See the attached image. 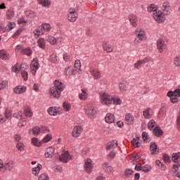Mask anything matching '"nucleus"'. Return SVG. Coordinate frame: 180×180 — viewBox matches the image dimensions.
Here are the masks:
<instances>
[{
    "label": "nucleus",
    "instance_id": "obj_1",
    "mask_svg": "<svg viewBox=\"0 0 180 180\" xmlns=\"http://www.w3.org/2000/svg\"><path fill=\"white\" fill-rule=\"evenodd\" d=\"M134 34L137 37V38L134 41V44H136V46H137V44H140V43L147 39L146 31L141 28H136L134 31Z\"/></svg>",
    "mask_w": 180,
    "mask_h": 180
},
{
    "label": "nucleus",
    "instance_id": "obj_2",
    "mask_svg": "<svg viewBox=\"0 0 180 180\" xmlns=\"http://www.w3.org/2000/svg\"><path fill=\"white\" fill-rule=\"evenodd\" d=\"M100 102L102 105L107 106L112 105V96L106 91H101L100 93Z\"/></svg>",
    "mask_w": 180,
    "mask_h": 180
},
{
    "label": "nucleus",
    "instance_id": "obj_3",
    "mask_svg": "<svg viewBox=\"0 0 180 180\" xmlns=\"http://www.w3.org/2000/svg\"><path fill=\"white\" fill-rule=\"evenodd\" d=\"M152 17L157 23H164L165 22V15L160 10L153 13Z\"/></svg>",
    "mask_w": 180,
    "mask_h": 180
},
{
    "label": "nucleus",
    "instance_id": "obj_4",
    "mask_svg": "<svg viewBox=\"0 0 180 180\" xmlns=\"http://www.w3.org/2000/svg\"><path fill=\"white\" fill-rule=\"evenodd\" d=\"M39 68H40V63H39V59L34 58L30 65V70L31 74H32V75H36V72H37V70H39Z\"/></svg>",
    "mask_w": 180,
    "mask_h": 180
},
{
    "label": "nucleus",
    "instance_id": "obj_5",
    "mask_svg": "<svg viewBox=\"0 0 180 180\" xmlns=\"http://www.w3.org/2000/svg\"><path fill=\"white\" fill-rule=\"evenodd\" d=\"M78 19V12L75 8H70L68 13V20L69 22H77Z\"/></svg>",
    "mask_w": 180,
    "mask_h": 180
},
{
    "label": "nucleus",
    "instance_id": "obj_6",
    "mask_svg": "<svg viewBox=\"0 0 180 180\" xmlns=\"http://www.w3.org/2000/svg\"><path fill=\"white\" fill-rule=\"evenodd\" d=\"M157 49L159 53H164L167 50V41L162 38L157 40Z\"/></svg>",
    "mask_w": 180,
    "mask_h": 180
},
{
    "label": "nucleus",
    "instance_id": "obj_7",
    "mask_svg": "<svg viewBox=\"0 0 180 180\" xmlns=\"http://www.w3.org/2000/svg\"><path fill=\"white\" fill-rule=\"evenodd\" d=\"M84 171L87 174H91L92 172V169H94V162L91 159L85 160L84 165Z\"/></svg>",
    "mask_w": 180,
    "mask_h": 180
},
{
    "label": "nucleus",
    "instance_id": "obj_8",
    "mask_svg": "<svg viewBox=\"0 0 180 180\" xmlns=\"http://www.w3.org/2000/svg\"><path fill=\"white\" fill-rule=\"evenodd\" d=\"M85 113L88 115L90 119H92V117H94V116L96 115V108L95 106H88L85 109Z\"/></svg>",
    "mask_w": 180,
    "mask_h": 180
},
{
    "label": "nucleus",
    "instance_id": "obj_9",
    "mask_svg": "<svg viewBox=\"0 0 180 180\" xmlns=\"http://www.w3.org/2000/svg\"><path fill=\"white\" fill-rule=\"evenodd\" d=\"M72 157L70 155L68 151L63 152L59 158V160L61 162L67 163L71 161Z\"/></svg>",
    "mask_w": 180,
    "mask_h": 180
},
{
    "label": "nucleus",
    "instance_id": "obj_10",
    "mask_svg": "<svg viewBox=\"0 0 180 180\" xmlns=\"http://www.w3.org/2000/svg\"><path fill=\"white\" fill-rule=\"evenodd\" d=\"M84 129L82 127L78 125L75 126L73 129V131L72 132V135L73 137H79L81 136V133H82Z\"/></svg>",
    "mask_w": 180,
    "mask_h": 180
},
{
    "label": "nucleus",
    "instance_id": "obj_11",
    "mask_svg": "<svg viewBox=\"0 0 180 180\" xmlns=\"http://www.w3.org/2000/svg\"><path fill=\"white\" fill-rule=\"evenodd\" d=\"M162 10L163 15H168L171 13V6H169V3L168 1L163 3Z\"/></svg>",
    "mask_w": 180,
    "mask_h": 180
},
{
    "label": "nucleus",
    "instance_id": "obj_12",
    "mask_svg": "<svg viewBox=\"0 0 180 180\" xmlns=\"http://www.w3.org/2000/svg\"><path fill=\"white\" fill-rule=\"evenodd\" d=\"M150 151L151 155H157V154H158L160 149H158V146H157V143H155V142H151L150 143Z\"/></svg>",
    "mask_w": 180,
    "mask_h": 180
},
{
    "label": "nucleus",
    "instance_id": "obj_13",
    "mask_svg": "<svg viewBox=\"0 0 180 180\" xmlns=\"http://www.w3.org/2000/svg\"><path fill=\"white\" fill-rule=\"evenodd\" d=\"M53 84H54L53 88H56V89L58 90L60 94L64 91V88H65V85H64L63 82L58 80H55Z\"/></svg>",
    "mask_w": 180,
    "mask_h": 180
},
{
    "label": "nucleus",
    "instance_id": "obj_14",
    "mask_svg": "<svg viewBox=\"0 0 180 180\" xmlns=\"http://www.w3.org/2000/svg\"><path fill=\"white\" fill-rule=\"evenodd\" d=\"M129 20L133 27H137V22H139V19L136 15L130 14L129 15Z\"/></svg>",
    "mask_w": 180,
    "mask_h": 180
},
{
    "label": "nucleus",
    "instance_id": "obj_15",
    "mask_svg": "<svg viewBox=\"0 0 180 180\" xmlns=\"http://www.w3.org/2000/svg\"><path fill=\"white\" fill-rule=\"evenodd\" d=\"M80 101H86L88 99V89H82L79 94Z\"/></svg>",
    "mask_w": 180,
    "mask_h": 180
},
{
    "label": "nucleus",
    "instance_id": "obj_16",
    "mask_svg": "<svg viewBox=\"0 0 180 180\" xmlns=\"http://www.w3.org/2000/svg\"><path fill=\"white\" fill-rule=\"evenodd\" d=\"M49 95L51 98H59L61 96V93L56 90L55 87H51L49 90Z\"/></svg>",
    "mask_w": 180,
    "mask_h": 180
},
{
    "label": "nucleus",
    "instance_id": "obj_17",
    "mask_svg": "<svg viewBox=\"0 0 180 180\" xmlns=\"http://www.w3.org/2000/svg\"><path fill=\"white\" fill-rule=\"evenodd\" d=\"M102 168L103 171L107 174H110L111 172H113V167H112V165H110V164L108 162L103 163Z\"/></svg>",
    "mask_w": 180,
    "mask_h": 180
},
{
    "label": "nucleus",
    "instance_id": "obj_18",
    "mask_svg": "<svg viewBox=\"0 0 180 180\" xmlns=\"http://www.w3.org/2000/svg\"><path fill=\"white\" fill-rule=\"evenodd\" d=\"M3 168H4L6 171H12L13 168H15V163L11 160L7 161L3 165Z\"/></svg>",
    "mask_w": 180,
    "mask_h": 180
},
{
    "label": "nucleus",
    "instance_id": "obj_19",
    "mask_svg": "<svg viewBox=\"0 0 180 180\" xmlns=\"http://www.w3.org/2000/svg\"><path fill=\"white\" fill-rule=\"evenodd\" d=\"M144 119H151L153 117V109L148 108L143 111Z\"/></svg>",
    "mask_w": 180,
    "mask_h": 180
},
{
    "label": "nucleus",
    "instance_id": "obj_20",
    "mask_svg": "<svg viewBox=\"0 0 180 180\" xmlns=\"http://www.w3.org/2000/svg\"><path fill=\"white\" fill-rule=\"evenodd\" d=\"M90 73L94 79L101 78V72L98 69L90 68Z\"/></svg>",
    "mask_w": 180,
    "mask_h": 180
},
{
    "label": "nucleus",
    "instance_id": "obj_21",
    "mask_svg": "<svg viewBox=\"0 0 180 180\" xmlns=\"http://www.w3.org/2000/svg\"><path fill=\"white\" fill-rule=\"evenodd\" d=\"M54 148L53 146H50L46 148L45 152L46 158H53V155H54Z\"/></svg>",
    "mask_w": 180,
    "mask_h": 180
},
{
    "label": "nucleus",
    "instance_id": "obj_22",
    "mask_svg": "<svg viewBox=\"0 0 180 180\" xmlns=\"http://www.w3.org/2000/svg\"><path fill=\"white\" fill-rule=\"evenodd\" d=\"M125 122L127 124H133L134 123V116L130 113L125 115Z\"/></svg>",
    "mask_w": 180,
    "mask_h": 180
},
{
    "label": "nucleus",
    "instance_id": "obj_23",
    "mask_svg": "<svg viewBox=\"0 0 180 180\" xmlns=\"http://www.w3.org/2000/svg\"><path fill=\"white\" fill-rule=\"evenodd\" d=\"M158 6L155 4H150L148 7V12L153 15V13H155V12H158Z\"/></svg>",
    "mask_w": 180,
    "mask_h": 180
},
{
    "label": "nucleus",
    "instance_id": "obj_24",
    "mask_svg": "<svg viewBox=\"0 0 180 180\" xmlns=\"http://www.w3.org/2000/svg\"><path fill=\"white\" fill-rule=\"evenodd\" d=\"M37 3L44 8H50L51 6V1L50 0H37Z\"/></svg>",
    "mask_w": 180,
    "mask_h": 180
},
{
    "label": "nucleus",
    "instance_id": "obj_25",
    "mask_svg": "<svg viewBox=\"0 0 180 180\" xmlns=\"http://www.w3.org/2000/svg\"><path fill=\"white\" fill-rule=\"evenodd\" d=\"M106 123H115V115L110 112L107 113L105 117Z\"/></svg>",
    "mask_w": 180,
    "mask_h": 180
},
{
    "label": "nucleus",
    "instance_id": "obj_26",
    "mask_svg": "<svg viewBox=\"0 0 180 180\" xmlns=\"http://www.w3.org/2000/svg\"><path fill=\"white\" fill-rule=\"evenodd\" d=\"M48 113L51 116H57L58 115V107H50L48 109Z\"/></svg>",
    "mask_w": 180,
    "mask_h": 180
},
{
    "label": "nucleus",
    "instance_id": "obj_27",
    "mask_svg": "<svg viewBox=\"0 0 180 180\" xmlns=\"http://www.w3.org/2000/svg\"><path fill=\"white\" fill-rule=\"evenodd\" d=\"M26 86H17L15 89H14V92L15 94H25V92H26Z\"/></svg>",
    "mask_w": 180,
    "mask_h": 180
},
{
    "label": "nucleus",
    "instance_id": "obj_28",
    "mask_svg": "<svg viewBox=\"0 0 180 180\" xmlns=\"http://www.w3.org/2000/svg\"><path fill=\"white\" fill-rule=\"evenodd\" d=\"M153 134L156 137H161L162 134H164V132L162 131V129L160 128V127H155L153 129Z\"/></svg>",
    "mask_w": 180,
    "mask_h": 180
},
{
    "label": "nucleus",
    "instance_id": "obj_29",
    "mask_svg": "<svg viewBox=\"0 0 180 180\" xmlns=\"http://www.w3.org/2000/svg\"><path fill=\"white\" fill-rule=\"evenodd\" d=\"M103 49L105 51H107V53H112V51H113V46L107 42L103 44Z\"/></svg>",
    "mask_w": 180,
    "mask_h": 180
},
{
    "label": "nucleus",
    "instance_id": "obj_30",
    "mask_svg": "<svg viewBox=\"0 0 180 180\" xmlns=\"http://www.w3.org/2000/svg\"><path fill=\"white\" fill-rule=\"evenodd\" d=\"M6 15L7 16V19L11 20V19H13L15 17V11L13 8H9L7 10Z\"/></svg>",
    "mask_w": 180,
    "mask_h": 180
},
{
    "label": "nucleus",
    "instance_id": "obj_31",
    "mask_svg": "<svg viewBox=\"0 0 180 180\" xmlns=\"http://www.w3.org/2000/svg\"><path fill=\"white\" fill-rule=\"evenodd\" d=\"M75 68H76L77 72L78 74H82V70H81V60H76L75 62Z\"/></svg>",
    "mask_w": 180,
    "mask_h": 180
},
{
    "label": "nucleus",
    "instance_id": "obj_32",
    "mask_svg": "<svg viewBox=\"0 0 180 180\" xmlns=\"http://www.w3.org/2000/svg\"><path fill=\"white\" fill-rule=\"evenodd\" d=\"M40 27L43 32H50L51 30V25L49 23L43 22Z\"/></svg>",
    "mask_w": 180,
    "mask_h": 180
},
{
    "label": "nucleus",
    "instance_id": "obj_33",
    "mask_svg": "<svg viewBox=\"0 0 180 180\" xmlns=\"http://www.w3.org/2000/svg\"><path fill=\"white\" fill-rule=\"evenodd\" d=\"M37 44L40 49L44 50L46 49V40H44V38H39L37 41Z\"/></svg>",
    "mask_w": 180,
    "mask_h": 180
},
{
    "label": "nucleus",
    "instance_id": "obj_34",
    "mask_svg": "<svg viewBox=\"0 0 180 180\" xmlns=\"http://www.w3.org/2000/svg\"><path fill=\"white\" fill-rule=\"evenodd\" d=\"M0 58H1V60H9V53L5 50H1Z\"/></svg>",
    "mask_w": 180,
    "mask_h": 180
},
{
    "label": "nucleus",
    "instance_id": "obj_35",
    "mask_svg": "<svg viewBox=\"0 0 180 180\" xmlns=\"http://www.w3.org/2000/svg\"><path fill=\"white\" fill-rule=\"evenodd\" d=\"M25 15L27 18L30 19H33V18H36V13L32 10H27L25 12Z\"/></svg>",
    "mask_w": 180,
    "mask_h": 180
},
{
    "label": "nucleus",
    "instance_id": "obj_36",
    "mask_svg": "<svg viewBox=\"0 0 180 180\" xmlns=\"http://www.w3.org/2000/svg\"><path fill=\"white\" fill-rule=\"evenodd\" d=\"M34 34L35 37H39V36H41V34H44V32L39 26L34 31Z\"/></svg>",
    "mask_w": 180,
    "mask_h": 180
},
{
    "label": "nucleus",
    "instance_id": "obj_37",
    "mask_svg": "<svg viewBox=\"0 0 180 180\" xmlns=\"http://www.w3.org/2000/svg\"><path fill=\"white\" fill-rule=\"evenodd\" d=\"M5 119L6 120H11L12 119V110L9 108L5 110Z\"/></svg>",
    "mask_w": 180,
    "mask_h": 180
},
{
    "label": "nucleus",
    "instance_id": "obj_38",
    "mask_svg": "<svg viewBox=\"0 0 180 180\" xmlns=\"http://www.w3.org/2000/svg\"><path fill=\"white\" fill-rule=\"evenodd\" d=\"M114 105H122V100L117 96H112V103Z\"/></svg>",
    "mask_w": 180,
    "mask_h": 180
},
{
    "label": "nucleus",
    "instance_id": "obj_39",
    "mask_svg": "<svg viewBox=\"0 0 180 180\" xmlns=\"http://www.w3.org/2000/svg\"><path fill=\"white\" fill-rule=\"evenodd\" d=\"M31 141H32V143L33 144V146H34L35 147H40L41 146V144H43L42 141H39V139H37V138H32Z\"/></svg>",
    "mask_w": 180,
    "mask_h": 180
},
{
    "label": "nucleus",
    "instance_id": "obj_40",
    "mask_svg": "<svg viewBox=\"0 0 180 180\" xmlns=\"http://www.w3.org/2000/svg\"><path fill=\"white\" fill-rule=\"evenodd\" d=\"M24 113L26 117H32L33 116V112L30 107H25L24 109Z\"/></svg>",
    "mask_w": 180,
    "mask_h": 180
},
{
    "label": "nucleus",
    "instance_id": "obj_41",
    "mask_svg": "<svg viewBox=\"0 0 180 180\" xmlns=\"http://www.w3.org/2000/svg\"><path fill=\"white\" fill-rule=\"evenodd\" d=\"M132 144L134 146V147H136V148H139L141 146V143H140V138L136 137L134 138L132 140Z\"/></svg>",
    "mask_w": 180,
    "mask_h": 180
},
{
    "label": "nucleus",
    "instance_id": "obj_42",
    "mask_svg": "<svg viewBox=\"0 0 180 180\" xmlns=\"http://www.w3.org/2000/svg\"><path fill=\"white\" fill-rule=\"evenodd\" d=\"M22 32H23V28H19L13 35L12 37L16 40L18 37H19L22 34Z\"/></svg>",
    "mask_w": 180,
    "mask_h": 180
},
{
    "label": "nucleus",
    "instance_id": "obj_43",
    "mask_svg": "<svg viewBox=\"0 0 180 180\" xmlns=\"http://www.w3.org/2000/svg\"><path fill=\"white\" fill-rule=\"evenodd\" d=\"M155 164L162 171H165V169H167V166H165L164 163L161 162V161L156 160Z\"/></svg>",
    "mask_w": 180,
    "mask_h": 180
},
{
    "label": "nucleus",
    "instance_id": "obj_44",
    "mask_svg": "<svg viewBox=\"0 0 180 180\" xmlns=\"http://www.w3.org/2000/svg\"><path fill=\"white\" fill-rule=\"evenodd\" d=\"M180 158V153H174L172 155V160L173 162H178V160Z\"/></svg>",
    "mask_w": 180,
    "mask_h": 180
},
{
    "label": "nucleus",
    "instance_id": "obj_45",
    "mask_svg": "<svg viewBox=\"0 0 180 180\" xmlns=\"http://www.w3.org/2000/svg\"><path fill=\"white\" fill-rule=\"evenodd\" d=\"M115 144H117V142H116V141H112L111 142L108 143L106 146V150L109 151V150L115 148Z\"/></svg>",
    "mask_w": 180,
    "mask_h": 180
},
{
    "label": "nucleus",
    "instance_id": "obj_46",
    "mask_svg": "<svg viewBox=\"0 0 180 180\" xmlns=\"http://www.w3.org/2000/svg\"><path fill=\"white\" fill-rule=\"evenodd\" d=\"M133 174L134 172L131 170V169H127L124 171V175L127 176V178H133Z\"/></svg>",
    "mask_w": 180,
    "mask_h": 180
},
{
    "label": "nucleus",
    "instance_id": "obj_47",
    "mask_svg": "<svg viewBox=\"0 0 180 180\" xmlns=\"http://www.w3.org/2000/svg\"><path fill=\"white\" fill-rule=\"evenodd\" d=\"M63 106L65 112H70V110H71V104L68 101L63 102Z\"/></svg>",
    "mask_w": 180,
    "mask_h": 180
},
{
    "label": "nucleus",
    "instance_id": "obj_48",
    "mask_svg": "<svg viewBox=\"0 0 180 180\" xmlns=\"http://www.w3.org/2000/svg\"><path fill=\"white\" fill-rule=\"evenodd\" d=\"M12 72H15V74H19L20 71L19 63H15L11 68Z\"/></svg>",
    "mask_w": 180,
    "mask_h": 180
},
{
    "label": "nucleus",
    "instance_id": "obj_49",
    "mask_svg": "<svg viewBox=\"0 0 180 180\" xmlns=\"http://www.w3.org/2000/svg\"><path fill=\"white\" fill-rule=\"evenodd\" d=\"M42 166L41 165H38L37 167L32 168V174L34 175H38L39 172H40V169H41Z\"/></svg>",
    "mask_w": 180,
    "mask_h": 180
},
{
    "label": "nucleus",
    "instance_id": "obj_50",
    "mask_svg": "<svg viewBox=\"0 0 180 180\" xmlns=\"http://www.w3.org/2000/svg\"><path fill=\"white\" fill-rule=\"evenodd\" d=\"M142 139L145 143H150V137H148V133L143 131L142 133Z\"/></svg>",
    "mask_w": 180,
    "mask_h": 180
},
{
    "label": "nucleus",
    "instance_id": "obj_51",
    "mask_svg": "<svg viewBox=\"0 0 180 180\" xmlns=\"http://www.w3.org/2000/svg\"><path fill=\"white\" fill-rule=\"evenodd\" d=\"M8 86V81L0 79V91L5 89Z\"/></svg>",
    "mask_w": 180,
    "mask_h": 180
},
{
    "label": "nucleus",
    "instance_id": "obj_52",
    "mask_svg": "<svg viewBox=\"0 0 180 180\" xmlns=\"http://www.w3.org/2000/svg\"><path fill=\"white\" fill-rule=\"evenodd\" d=\"M155 127V121L154 120H150L148 123V129L149 130H153Z\"/></svg>",
    "mask_w": 180,
    "mask_h": 180
},
{
    "label": "nucleus",
    "instance_id": "obj_53",
    "mask_svg": "<svg viewBox=\"0 0 180 180\" xmlns=\"http://www.w3.org/2000/svg\"><path fill=\"white\" fill-rule=\"evenodd\" d=\"M47 41H49V43H50L51 44H56V43H57V39H56V37H53V36H49L47 37L46 39Z\"/></svg>",
    "mask_w": 180,
    "mask_h": 180
},
{
    "label": "nucleus",
    "instance_id": "obj_54",
    "mask_svg": "<svg viewBox=\"0 0 180 180\" xmlns=\"http://www.w3.org/2000/svg\"><path fill=\"white\" fill-rule=\"evenodd\" d=\"M118 86L121 92H126V91H127V86H126L124 83H120Z\"/></svg>",
    "mask_w": 180,
    "mask_h": 180
},
{
    "label": "nucleus",
    "instance_id": "obj_55",
    "mask_svg": "<svg viewBox=\"0 0 180 180\" xmlns=\"http://www.w3.org/2000/svg\"><path fill=\"white\" fill-rule=\"evenodd\" d=\"M53 139V135L51 134H48L43 139L42 143H49Z\"/></svg>",
    "mask_w": 180,
    "mask_h": 180
},
{
    "label": "nucleus",
    "instance_id": "obj_56",
    "mask_svg": "<svg viewBox=\"0 0 180 180\" xmlns=\"http://www.w3.org/2000/svg\"><path fill=\"white\" fill-rule=\"evenodd\" d=\"M115 157L116 152L111 151L108 155H107V160H108V161H112V160H113V158H115Z\"/></svg>",
    "mask_w": 180,
    "mask_h": 180
},
{
    "label": "nucleus",
    "instance_id": "obj_57",
    "mask_svg": "<svg viewBox=\"0 0 180 180\" xmlns=\"http://www.w3.org/2000/svg\"><path fill=\"white\" fill-rule=\"evenodd\" d=\"M175 67H180V56H176L173 60Z\"/></svg>",
    "mask_w": 180,
    "mask_h": 180
},
{
    "label": "nucleus",
    "instance_id": "obj_58",
    "mask_svg": "<svg viewBox=\"0 0 180 180\" xmlns=\"http://www.w3.org/2000/svg\"><path fill=\"white\" fill-rule=\"evenodd\" d=\"M22 54H25V56H32V50L30 49V48H24V49H22Z\"/></svg>",
    "mask_w": 180,
    "mask_h": 180
},
{
    "label": "nucleus",
    "instance_id": "obj_59",
    "mask_svg": "<svg viewBox=\"0 0 180 180\" xmlns=\"http://www.w3.org/2000/svg\"><path fill=\"white\" fill-rule=\"evenodd\" d=\"M39 131L40 133H49L50 129H49L47 127L41 125L39 126Z\"/></svg>",
    "mask_w": 180,
    "mask_h": 180
},
{
    "label": "nucleus",
    "instance_id": "obj_60",
    "mask_svg": "<svg viewBox=\"0 0 180 180\" xmlns=\"http://www.w3.org/2000/svg\"><path fill=\"white\" fill-rule=\"evenodd\" d=\"M162 160L165 164H169L171 162V158L167 154H164L162 156Z\"/></svg>",
    "mask_w": 180,
    "mask_h": 180
},
{
    "label": "nucleus",
    "instance_id": "obj_61",
    "mask_svg": "<svg viewBox=\"0 0 180 180\" xmlns=\"http://www.w3.org/2000/svg\"><path fill=\"white\" fill-rule=\"evenodd\" d=\"M22 115H23V112L22 111H18V112H15L13 114V117L20 120L23 118Z\"/></svg>",
    "mask_w": 180,
    "mask_h": 180
},
{
    "label": "nucleus",
    "instance_id": "obj_62",
    "mask_svg": "<svg viewBox=\"0 0 180 180\" xmlns=\"http://www.w3.org/2000/svg\"><path fill=\"white\" fill-rule=\"evenodd\" d=\"M142 171L143 172H150V171H151V166L148 165H146L143 167H142Z\"/></svg>",
    "mask_w": 180,
    "mask_h": 180
},
{
    "label": "nucleus",
    "instance_id": "obj_63",
    "mask_svg": "<svg viewBox=\"0 0 180 180\" xmlns=\"http://www.w3.org/2000/svg\"><path fill=\"white\" fill-rule=\"evenodd\" d=\"M32 133L34 136H39L40 134V127H35L32 129Z\"/></svg>",
    "mask_w": 180,
    "mask_h": 180
},
{
    "label": "nucleus",
    "instance_id": "obj_64",
    "mask_svg": "<svg viewBox=\"0 0 180 180\" xmlns=\"http://www.w3.org/2000/svg\"><path fill=\"white\" fill-rule=\"evenodd\" d=\"M38 180H49V176L46 174H42L39 176Z\"/></svg>",
    "mask_w": 180,
    "mask_h": 180
}]
</instances>
